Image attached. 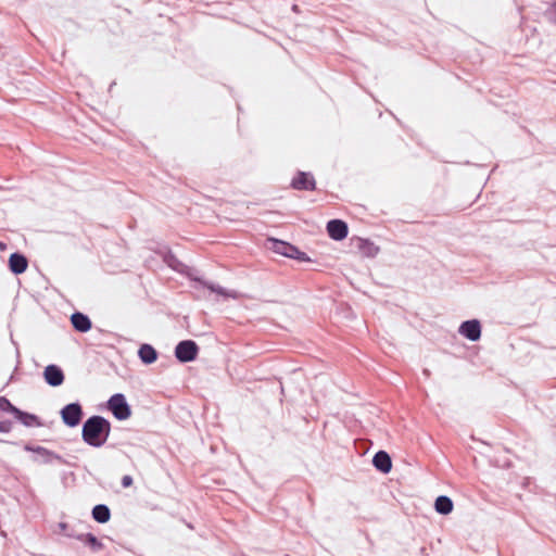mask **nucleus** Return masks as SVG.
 Instances as JSON below:
<instances>
[{"instance_id":"17","label":"nucleus","mask_w":556,"mask_h":556,"mask_svg":"<svg viewBox=\"0 0 556 556\" xmlns=\"http://www.w3.org/2000/svg\"><path fill=\"white\" fill-rule=\"evenodd\" d=\"M110 509L105 505H97L92 509V517L98 522H108L110 520Z\"/></svg>"},{"instance_id":"21","label":"nucleus","mask_w":556,"mask_h":556,"mask_svg":"<svg viewBox=\"0 0 556 556\" xmlns=\"http://www.w3.org/2000/svg\"><path fill=\"white\" fill-rule=\"evenodd\" d=\"M87 541L90 545L92 546H99V542L98 540L96 539V536L91 535V534H88L87 535Z\"/></svg>"},{"instance_id":"2","label":"nucleus","mask_w":556,"mask_h":556,"mask_svg":"<svg viewBox=\"0 0 556 556\" xmlns=\"http://www.w3.org/2000/svg\"><path fill=\"white\" fill-rule=\"evenodd\" d=\"M108 407L118 420H126L130 417V407L123 394H114L108 402Z\"/></svg>"},{"instance_id":"10","label":"nucleus","mask_w":556,"mask_h":556,"mask_svg":"<svg viewBox=\"0 0 556 556\" xmlns=\"http://www.w3.org/2000/svg\"><path fill=\"white\" fill-rule=\"evenodd\" d=\"M374 466L383 473L390 472L392 468L391 457L387 452L380 451L376 453L372 459Z\"/></svg>"},{"instance_id":"23","label":"nucleus","mask_w":556,"mask_h":556,"mask_svg":"<svg viewBox=\"0 0 556 556\" xmlns=\"http://www.w3.org/2000/svg\"><path fill=\"white\" fill-rule=\"evenodd\" d=\"M5 249H7L5 243H3V242H1V241H0V250H1V251H3V250H5Z\"/></svg>"},{"instance_id":"19","label":"nucleus","mask_w":556,"mask_h":556,"mask_svg":"<svg viewBox=\"0 0 556 556\" xmlns=\"http://www.w3.org/2000/svg\"><path fill=\"white\" fill-rule=\"evenodd\" d=\"M25 448H26L27 451H33V452H36V453L40 454V455L43 457V459H45L46 462H49V460L51 459V457H52V454H51V453H49V452H48L47 450H45L43 447L33 448V447L26 446Z\"/></svg>"},{"instance_id":"7","label":"nucleus","mask_w":556,"mask_h":556,"mask_svg":"<svg viewBox=\"0 0 556 556\" xmlns=\"http://www.w3.org/2000/svg\"><path fill=\"white\" fill-rule=\"evenodd\" d=\"M275 251L287 257L296 260H306L305 253L299 251L295 247L281 241H275Z\"/></svg>"},{"instance_id":"20","label":"nucleus","mask_w":556,"mask_h":556,"mask_svg":"<svg viewBox=\"0 0 556 556\" xmlns=\"http://www.w3.org/2000/svg\"><path fill=\"white\" fill-rule=\"evenodd\" d=\"M122 484L125 488H128L132 484V478L130 476H124L122 479Z\"/></svg>"},{"instance_id":"18","label":"nucleus","mask_w":556,"mask_h":556,"mask_svg":"<svg viewBox=\"0 0 556 556\" xmlns=\"http://www.w3.org/2000/svg\"><path fill=\"white\" fill-rule=\"evenodd\" d=\"M206 288L210 289L212 292L216 293L217 295L224 296V298H237V293L232 290H227L223 287L215 286L212 283H205Z\"/></svg>"},{"instance_id":"14","label":"nucleus","mask_w":556,"mask_h":556,"mask_svg":"<svg viewBox=\"0 0 556 556\" xmlns=\"http://www.w3.org/2000/svg\"><path fill=\"white\" fill-rule=\"evenodd\" d=\"M434 508L439 514L447 515L453 510V502L447 496H439L435 500Z\"/></svg>"},{"instance_id":"3","label":"nucleus","mask_w":556,"mask_h":556,"mask_svg":"<svg viewBox=\"0 0 556 556\" xmlns=\"http://www.w3.org/2000/svg\"><path fill=\"white\" fill-rule=\"evenodd\" d=\"M198 345L191 340H185L177 344L175 349V356L181 363H188L195 359L198 355Z\"/></svg>"},{"instance_id":"11","label":"nucleus","mask_w":556,"mask_h":556,"mask_svg":"<svg viewBox=\"0 0 556 556\" xmlns=\"http://www.w3.org/2000/svg\"><path fill=\"white\" fill-rule=\"evenodd\" d=\"M139 358L142 363L150 365L157 359V352L150 344H142L138 351Z\"/></svg>"},{"instance_id":"13","label":"nucleus","mask_w":556,"mask_h":556,"mask_svg":"<svg viewBox=\"0 0 556 556\" xmlns=\"http://www.w3.org/2000/svg\"><path fill=\"white\" fill-rule=\"evenodd\" d=\"M71 320L74 328L78 331L86 332L91 328L90 319L81 313L73 314Z\"/></svg>"},{"instance_id":"1","label":"nucleus","mask_w":556,"mask_h":556,"mask_svg":"<svg viewBox=\"0 0 556 556\" xmlns=\"http://www.w3.org/2000/svg\"><path fill=\"white\" fill-rule=\"evenodd\" d=\"M111 432L110 422L101 416H92L83 426L84 441L94 447L102 446Z\"/></svg>"},{"instance_id":"4","label":"nucleus","mask_w":556,"mask_h":556,"mask_svg":"<svg viewBox=\"0 0 556 556\" xmlns=\"http://www.w3.org/2000/svg\"><path fill=\"white\" fill-rule=\"evenodd\" d=\"M63 422L68 427H76L83 417V410L79 404L72 403L63 407L61 410Z\"/></svg>"},{"instance_id":"15","label":"nucleus","mask_w":556,"mask_h":556,"mask_svg":"<svg viewBox=\"0 0 556 556\" xmlns=\"http://www.w3.org/2000/svg\"><path fill=\"white\" fill-rule=\"evenodd\" d=\"M5 404L10 407V410L15 415V417L24 425L31 426L36 421V417L34 415L21 412L16 407L12 406L9 401H5Z\"/></svg>"},{"instance_id":"9","label":"nucleus","mask_w":556,"mask_h":556,"mask_svg":"<svg viewBox=\"0 0 556 556\" xmlns=\"http://www.w3.org/2000/svg\"><path fill=\"white\" fill-rule=\"evenodd\" d=\"M43 375L46 381L52 387H58L62 384L64 379L62 370L54 365L47 366Z\"/></svg>"},{"instance_id":"22","label":"nucleus","mask_w":556,"mask_h":556,"mask_svg":"<svg viewBox=\"0 0 556 556\" xmlns=\"http://www.w3.org/2000/svg\"><path fill=\"white\" fill-rule=\"evenodd\" d=\"M5 401L4 399H1L0 402H1V407H7L10 409V407L5 404Z\"/></svg>"},{"instance_id":"8","label":"nucleus","mask_w":556,"mask_h":556,"mask_svg":"<svg viewBox=\"0 0 556 556\" xmlns=\"http://www.w3.org/2000/svg\"><path fill=\"white\" fill-rule=\"evenodd\" d=\"M292 186L300 190H312L315 188V180L311 174L301 172L293 178Z\"/></svg>"},{"instance_id":"6","label":"nucleus","mask_w":556,"mask_h":556,"mask_svg":"<svg viewBox=\"0 0 556 556\" xmlns=\"http://www.w3.org/2000/svg\"><path fill=\"white\" fill-rule=\"evenodd\" d=\"M327 231L331 239L340 241L348 236V225L340 219H332L327 224Z\"/></svg>"},{"instance_id":"16","label":"nucleus","mask_w":556,"mask_h":556,"mask_svg":"<svg viewBox=\"0 0 556 556\" xmlns=\"http://www.w3.org/2000/svg\"><path fill=\"white\" fill-rule=\"evenodd\" d=\"M359 251L364 256L374 257L378 254L379 248L369 240H361L358 244Z\"/></svg>"},{"instance_id":"5","label":"nucleus","mask_w":556,"mask_h":556,"mask_svg":"<svg viewBox=\"0 0 556 556\" xmlns=\"http://www.w3.org/2000/svg\"><path fill=\"white\" fill-rule=\"evenodd\" d=\"M459 333L470 341H478L481 337V325L477 319L464 321L458 329Z\"/></svg>"},{"instance_id":"12","label":"nucleus","mask_w":556,"mask_h":556,"mask_svg":"<svg viewBox=\"0 0 556 556\" xmlns=\"http://www.w3.org/2000/svg\"><path fill=\"white\" fill-rule=\"evenodd\" d=\"M9 265H10V269L14 274H22L27 268V261H26V258L23 255L17 254V253H13L10 256Z\"/></svg>"}]
</instances>
